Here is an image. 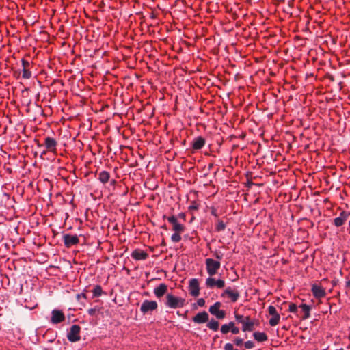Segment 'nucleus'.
<instances>
[{
  "label": "nucleus",
  "mask_w": 350,
  "mask_h": 350,
  "mask_svg": "<svg viewBox=\"0 0 350 350\" xmlns=\"http://www.w3.org/2000/svg\"><path fill=\"white\" fill-rule=\"evenodd\" d=\"M98 42L100 44V47L97 51L98 53H100L102 55V57H106L105 62H108L109 60L107 59V57L109 55V51L107 50L109 40L106 34H103V36L99 37L98 39Z\"/></svg>",
  "instance_id": "obj_10"
},
{
  "label": "nucleus",
  "mask_w": 350,
  "mask_h": 350,
  "mask_svg": "<svg viewBox=\"0 0 350 350\" xmlns=\"http://www.w3.org/2000/svg\"><path fill=\"white\" fill-rule=\"evenodd\" d=\"M253 184H254V183H252V180H248V182H247V185H248V187H251V185H253Z\"/></svg>",
  "instance_id": "obj_58"
},
{
  "label": "nucleus",
  "mask_w": 350,
  "mask_h": 350,
  "mask_svg": "<svg viewBox=\"0 0 350 350\" xmlns=\"http://www.w3.org/2000/svg\"><path fill=\"white\" fill-rule=\"evenodd\" d=\"M113 3H114L115 5H113L111 4V10L113 11V12L111 13V15L113 17V18L115 19V21H113V20L111 18V31L113 29V26H114L113 24H115L116 29L114 31L113 42V45H115V44H116L118 46L119 43L121 44V42L124 38V34H125L124 31H122L121 32H119V31H118V27L120 25V19L122 16V10H121L122 3L120 1H118L117 0H115L114 2H113Z\"/></svg>",
  "instance_id": "obj_2"
},
{
  "label": "nucleus",
  "mask_w": 350,
  "mask_h": 350,
  "mask_svg": "<svg viewBox=\"0 0 350 350\" xmlns=\"http://www.w3.org/2000/svg\"><path fill=\"white\" fill-rule=\"evenodd\" d=\"M161 245H165V242L164 240H163L162 243H161Z\"/></svg>",
  "instance_id": "obj_62"
},
{
  "label": "nucleus",
  "mask_w": 350,
  "mask_h": 350,
  "mask_svg": "<svg viewBox=\"0 0 350 350\" xmlns=\"http://www.w3.org/2000/svg\"><path fill=\"white\" fill-rule=\"evenodd\" d=\"M157 308L158 304L156 301L146 299L142 302L140 306V311L145 314L148 312L156 310Z\"/></svg>",
  "instance_id": "obj_13"
},
{
  "label": "nucleus",
  "mask_w": 350,
  "mask_h": 350,
  "mask_svg": "<svg viewBox=\"0 0 350 350\" xmlns=\"http://www.w3.org/2000/svg\"><path fill=\"white\" fill-rule=\"evenodd\" d=\"M187 304L186 299L181 297H177L172 293H167L165 295V305L166 307L176 309L184 307Z\"/></svg>",
  "instance_id": "obj_7"
},
{
  "label": "nucleus",
  "mask_w": 350,
  "mask_h": 350,
  "mask_svg": "<svg viewBox=\"0 0 350 350\" xmlns=\"http://www.w3.org/2000/svg\"><path fill=\"white\" fill-rule=\"evenodd\" d=\"M253 337L258 342H263L268 340V336L265 332H255L253 333Z\"/></svg>",
  "instance_id": "obj_32"
},
{
  "label": "nucleus",
  "mask_w": 350,
  "mask_h": 350,
  "mask_svg": "<svg viewBox=\"0 0 350 350\" xmlns=\"http://www.w3.org/2000/svg\"><path fill=\"white\" fill-rule=\"evenodd\" d=\"M217 223L215 226V231L216 232L224 231L226 227V224L220 219H217Z\"/></svg>",
  "instance_id": "obj_39"
},
{
  "label": "nucleus",
  "mask_w": 350,
  "mask_h": 350,
  "mask_svg": "<svg viewBox=\"0 0 350 350\" xmlns=\"http://www.w3.org/2000/svg\"><path fill=\"white\" fill-rule=\"evenodd\" d=\"M128 50V48L120 43H119L118 46L116 44L111 46V57L113 58L114 64H117V66H114L111 68L113 72H111V81H112V77L123 78L122 72L120 70V68H124V66L121 65L122 61L125 59L126 57V52H127Z\"/></svg>",
  "instance_id": "obj_1"
},
{
  "label": "nucleus",
  "mask_w": 350,
  "mask_h": 350,
  "mask_svg": "<svg viewBox=\"0 0 350 350\" xmlns=\"http://www.w3.org/2000/svg\"><path fill=\"white\" fill-rule=\"evenodd\" d=\"M163 219H167L168 221V222L172 225V228L179 223L177 217L174 215L168 217L166 215H163Z\"/></svg>",
  "instance_id": "obj_38"
},
{
  "label": "nucleus",
  "mask_w": 350,
  "mask_h": 350,
  "mask_svg": "<svg viewBox=\"0 0 350 350\" xmlns=\"http://www.w3.org/2000/svg\"><path fill=\"white\" fill-rule=\"evenodd\" d=\"M221 297H227L232 302H236L239 299L240 294L237 289H232L231 287H228L222 292Z\"/></svg>",
  "instance_id": "obj_19"
},
{
  "label": "nucleus",
  "mask_w": 350,
  "mask_h": 350,
  "mask_svg": "<svg viewBox=\"0 0 350 350\" xmlns=\"http://www.w3.org/2000/svg\"><path fill=\"white\" fill-rule=\"evenodd\" d=\"M174 232L171 236V240L174 243H178L181 241V234L185 231V226L180 222L172 228Z\"/></svg>",
  "instance_id": "obj_12"
},
{
  "label": "nucleus",
  "mask_w": 350,
  "mask_h": 350,
  "mask_svg": "<svg viewBox=\"0 0 350 350\" xmlns=\"http://www.w3.org/2000/svg\"><path fill=\"white\" fill-rule=\"evenodd\" d=\"M120 102L116 106V101L115 100V103L113 105V110L112 120L113 121V124L111 122V128L113 127L116 130L117 133L122 134L124 131H121L122 128L123 127L124 122L122 120V116L125 113V107L126 105L124 104V101L121 100L120 98H119Z\"/></svg>",
  "instance_id": "obj_3"
},
{
  "label": "nucleus",
  "mask_w": 350,
  "mask_h": 350,
  "mask_svg": "<svg viewBox=\"0 0 350 350\" xmlns=\"http://www.w3.org/2000/svg\"><path fill=\"white\" fill-rule=\"evenodd\" d=\"M125 149H129V147L122 145L118 146L117 144H113L115 159H118L119 158L121 160L126 161L127 159V154L124 152Z\"/></svg>",
  "instance_id": "obj_18"
},
{
  "label": "nucleus",
  "mask_w": 350,
  "mask_h": 350,
  "mask_svg": "<svg viewBox=\"0 0 350 350\" xmlns=\"http://www.w3.org/2000/svg\"><path fill=\"white\" fill-rule=\"evenodd\" d=\"M109 107L108 98H100L95 104V109L98 111H103L105 108Z\"/></svg>",
  "instance_id": "obj_29"
},
{
  "label": "nucleus",
  "mask_w": 350,
  "mask_h": 350,
  "mask_svg": "<svg viewBox=\"0 0 350 350\" xmlns=\"http://www.w3.org/2000/svg\"><path fill=\"white\" fill-rule=\"evenodd\" d=\"M6 171H7L8 172H9L10 174H11V173H12V169H10V168H8V169L6 170Z\"/></svg>",
  "instance_id": "obj_59"
},
{
  "label": "nucleus",
  "mask_w": 350,
  "mask_h": 350,
  "mask_svg": "<svg viewBox=\"0 0 350 350\" xmlns=\"http://www.w3.org/2000/svg\"><path fill=\"white\" fill-rule=\"evenodd\" d=\"M92 293H93V297H98L100 296H101L102 295H107V293L104 292L103 291V288L101 287L100 285H96L94 288L92 289Z\"/></svg>",
  "instance_id": "obj_34"
},
{
  "label": "nucleus",
  "mask_w": 350,
  "mask_h": 350,
  "mask_svg": "<svg viewBox=\"0 0 350 350\" xmlns=\"http://www.w3.org/2000/svg\"><path fill=\"white\" fill-rule=\"evenodd\" d=\"M187 313H188V310H186L183 314L180 313V311H177L176 312V314L178 316L182 317L184 319H187Z\"/></svg>",
  "instance_id": "obj_52"
},
{
  "label": "nucleus",
  "mask_w": 350,
  "mask_h": 350,
  "mask_svg": "<svg viewBox=\"0 0 350 350\" xmlns=\"http://www.w3.org/2000/svg\"><path fill=\"white\" fill-rule=\"evenodd\" d=\"M324 78L325 79H328L330 82H334L335 81L334 75L329 73L325 74Z\"/></svg>",
  "instance_id": "obj_49"
},
{
  "label": "nucleus",
  "mask_w": 350,
  "mask_h": 350,
  "mask_svg": "<svg viewBox=\"0 0 350 350\" xmlns=\"http://www.w3.org/2000/svg\"><path fill=\"white\" fill-rule=\"evenodd\" d=\"M113 79V77H112V79ZM114 85H111V94H112V92L114 91V94H113V96L115 97L114 100H113V104L115 103V100L116 101V106H118V103L120 102V100H119V98H120L121 100L123 101V100L122 99V90L123 89L122 87H121L120 90L119 89V87H118V83H117V79L118 78H114Z\"/></svg>",
  "instance_id": "obj_24"
},
{
  "label": "nucleus",
  "mask_w": 350,
  "mask_h": 350,
  "mask_svg": "<svg viewBox=\"0 0 350 350\" xmlns=\"http://www.w3.org/2000/svg\"><path fill=\"white\" fill-rule=\"evenodd\" d=\"M22 70L14 71V76L17 79L21 77L24 79H29L32 77L31 70L33 67V62L31 60V55L27 53L21 59Z\"/></svg>",
  "instance_id": "obj_4"
},
{
  "label": "nucleus",
  "mask_w": 350,
  "mask_h": 350,
  "mask_svg": "<svg viewBox=\"0 0 350 350\" xmlns=\"http://www.w3.org/2000/svg\"><path fill=\"white\" fill-rule=\"evenodd\" d=\"M345 288L347 290H349L350 289V280H347L345 283Z\"/></svg>",
  "instance_id": "obj_55"
},
{
  "label": "nucleus",
  "mask_w": 350,
  "mask_h": 350,
  "mask_svg": "<svg viewBox=\"0 0 350 350\" xmlns=\"http://www.w3.org/2000/svg\"><path fill=\"white\" fill-rule=\"evenodd\" d=\"M348 339L350 341V334L348 336ZM348 349H350V344L347 346Z\"/></svg>",
  "instance_id": "obj_60"
},
{
  "label": "nucleus",
  "mask_w": 350,
  "mask_h": 350,
  "mask_svg": "<svg viewBox=\"0 0 350 350\" xmlns=\"http://www.w3.org/2000/svg\"><path fill=\"white\" fill-rule=\"evenodd\" d=\"M154 294L157 298L162 297L167 292V285L165 283H161L158 286L154 288Z\"/></svg>",
  "instance_id": "obj_28"
},
{
  "label": "nucleus",
  "mask_w": 350,
  "mask_h": 350,
  "mask_svg": "<svg viewBox=\"0 0 350 350\" xmlns=\"http://www.w3.org/2000/svg\"><path fill=\"white\" fill-rule=\"evenodd\" d=\"M35 142L38 147L44 146L45 148L44 153L48 152L57 154L58 143L54 137L44 136L42 144H40L38 139H35Z\"/></svg>",
  "instance_id": "obj_6"
},
{
  "label": "nucleus",
  "mask_w": 350,
  "mask_h": 350,
  "mask_svg": "<svg viewBox=\"0 0 350 350\" xmlns=\"http://www.w3.org/2000/svg\"><path fill=\"white\" fill-rule=\"evenodd\" d=\"M79 237H81V234L77 236L76 234L72 235L70 234H65L63 236V241L64 246L66 248H70L72 246L77 245L79 243Z\"/></svg>",
  "instance_id": "obj_16"
},
{
  "label": "nucleus",
  "mask_w": 350,
  "mask_h": 350,
  "mask_svg": "<svg viewBox=\"0 0 350 350\" xmlns=\"http://www.w3.org/2000/svg\"><path fill=\"white\" fill-rule=\"evenodd\" d=\"M224 349V350H234V346L232 343H226Z\"/></svg>",
  "instance_id": "obj_51"
},
{
  "label": "nucleus",
  "mask_w": 350,
  "mask_h": 350,
  "mask_svg": "<svg viewBox=\"0 0 350 350\" xmlns=\"http://www.w3.org/2000/svg\"><path fill=\"white\" fill-rule=\"evenodd\" d=\"M177 218H180L181 219H183V221H185L186 220V214L185 213H180L178 216H176Z\"/></svg>",
  "instance_id": "obj_54"
},
{
  "label": "nucleus",
  "mask_w": 350,
  "mask_h": 350,
  "mask_svg": "<svg viewBox=\"0 0 350 350\" xmlns=\"http://www.w3.org/2000/svg\"><path fill=\"white\" fill-rule=\"evenodd\" d=\"M206 144V139L202 136L195 137L191 143V147L193 150L197 151L202 149Z\"/></svg>",
  "instance_id": "obj_25"
},
{
  "label": "nucleus",
  "mask_w": 350,
  "mask_h": 350,
  "mask_svg": "<svg viewBox=\"0 0 350 350\" xmlns=\"http://www.w3.org/2000/svg\"><path fill=\"white\" fill-rule=\"evenodd\" d=\"M200 206V203L197 200H193L191 202L190 205L188 207V211L193 213L194 211H198Z\"/></svg>",
  "instance_id": "obj_40"
},
{
  "label": "nucleus",
  "mask_w": 350,
  "mask_h": 350,
  "mask_svg": "<svg viewBox=\"0 0 350 350\" xmlns=\"http://www.w3.org/2000/svg\"><path fill=\"white\" fill-rule=\"evenodd\" d=\"M53 85H57L58 86L59 89V91H61V89L63 88L64 86V83L62 80L60 79H55L54 80L52 83L51 84V86L53 87Z\"/></svg>",
  "instance_id": "obj_43"
},
{
  "label": "nucleus",
  "mask_w": 350,
  "mask_h": 350,
  "mask_svg": "<svg viewBox=\"0 0 350 350\" xmlns=\"http://www.w3.org/2000/svg\"><path fill=\"white\" fill-rule=\"evenodd\" d=\"M221 306V303L217 301L209 308V312L215 316L218 319H223L226 317L225 310H220Z\"/></svg>",
  "instance_id": "obj_17"
},
{
  "label": "nucleus",
  "mask_w": 350,
  "mask_h": 350,
  "mask_svg": "<svg viewBox=\"0 0 350 350\" xmlns=\"http://www.w3.org/2000/svg\"><path fill=\"white\" fill-rule=\"evenodd\" d=\"M148 256L146 251L140 249L134 250L131 254V258L135 260H146L148 258Z\"/></svg>",
  "instance_id": "obj_27"
},
{
  "label": "nucleus",
  "mask_w": 350,
  "mask_h": 350,
  "mask_svg": "<svg viewBox=\"0 0 350 350\" xmlns=\"http://www.w3.org/2000/svg\"><path fill=\"white\" fill-rule=\"evenodd\" d=\"M85 292H87V290H84L83 293H79V294H77V297H76L78 301H80V299H81V298H83V299H87V295H86Z\"/></svg>",
  "instance_id": "obj_47"
},
{
  "label": "nucleus",
  "mask_w": 350,
  "mask_h": 350,
  "mask_svg": "<svg viewBox=\"0 0 350 350\" xmlns=\"http://www.w3.org/2000/svg\"><path fill=\"white\" fill-rule=\"evenodd\" d=\"M311 292L312 295L318 299H321L326 296L325 288L323 287L320 282L312 284Z\"/></svg>",
  "instance_id": "obj_14"
},
{
  "label": "nucleus",
  "mask_w": 350,
  "mask_h": 350,
  "mask_svg": "<svg viewBox=\"0 0 350 350\" xmlns=\"http://www.w3.org/2000/svg\"><path fill=\"white\" fill-rule=\"evenodd\" d=\"M80 332L81 327L77 324L72 325L67 334L68 340L71 342H75L80 340Z\"/></svg>",
  "instance_id": "obj_11"
},
{
  "label": "nucleus",
  "mask_w": 350,
  "mask_h": 350,
  "mask_svg": "<svg viewBox=\"0 0 350 350\" xmlns=\"http://www.w3.org/2000/svg\"><path fill=\"white\" fill-rule=\"evenodd\" d=\"M243 345L245 349H250L254 347V343L251 340H248V341L245 342L243 343Z\"/></svg>",
  "instance_id": "obj_46"
},
{
  "label": "nucleus",
  "mask_w": 350,
  "mask_h": 350,
  "mask_svg": "<svg viewBox=\"0 0 350 350\" xmlns=\"http://www.w3.org/2000/svg\"><path fill=\"white\" fill-rule=\"evenodd\" d=\"M119 168L117 165L113 167V172L118 180L111 179V186H113V193H111V196H124L127 193V187L125 184L122 182V179L120 178L118 174Z\"/></svg>",
  "instance_id": "obj_5"
},
{
  "label": "nucleus",
  "mask_w": 350,
  "mask_h": 350,
  "mask_svg": "<svg viewBox=\"0 0 350 350\" xmlns=\"http://www.w3.org/2000/svg\"><path fill=\"white\" fill-rule=\"evenodd\" d=\"M328 203H329V204H331L330 200H329V199L328 198H325V199H324V200H323V204H324L325 205H326V204H328Z\"/></svg>",
  "instance_id": "obj_56"
},
{
  "label": "nucleus",
  "mask_w": 350,
  "mask_h": 350,
  "mask_svg": "<svg viewBox=\"0 0 350 350\" xmlns=\"http://www.w3.org/2000/svg\"><path fill=\"white\" fill-rule=\"evenodd\" d=\"M205 303L206 301L204 298H200L197 301L198 305L200 307H204L205 306Z\"/></svg>",
  "instance_id": "obj_50"
},
{
  "label": "nucleus",
  "mask_w": 350,
  "mask_h": 350,
  "mask_svg": "<svg viewBox=\"0 0 350 350\" xmlns=\"http://www.w3.org/2000/svg\"><path fill=\"white\" fill-rule=\"evenodd\" d=\"M209 320V315L206 311L198 312L192 318V321L198 324L207 323Z\"/></svg>",
  "instance_id": "obj_26"
},
{
  "label": "nucleus",
  "mask_w": 350,
  "mask_h": 350,
  "mask_svg": "<svg viewBox=\"0 0 350 350\" xmlns=\"http://www.w3.org/2000/svg\"><path fill=\"white\" fill-rule=\"evenodd\" d=\"M286 304H288L287 301H283L282 305H286ZM288 311L290 312L296 314L298 312L297 306L295 303H293V302L288 303Z\"/></svg>",
  "instance_id": "obj_41"
},
{
  "label": "nucleus",
  "mask_w": 350,
  "mask_h": 350,
  "mask_svg": "<svg viewBox=\"0 0 350 350\" xmlns=\"http://www.w3.org/2000/svg\"><path fill=\"white\" fill-rule=\"evenodd\" d=\"M104 312H107V310H104L103 307H98L97 305L88 310V314L92 316H98L100 314L103 315Z\"/></svg>",
  "instance_id": "obj_31"
},
{
  "label": "nucleus",
  "mask_w": 350,
  "mask_h": 350,
  "mask_svg": "<svg viewBox=\"0 0 350 350\" xmlns=\"http://www.w3.org/2000/svg\"><path fill=\"white\" fill-rule=\"evenodd\" d=\"M107 152H109V144L107 145Z\"/></svg>",
  "instance_id": "obj_64"
},
{
  "label": "nucleus",
  "mask_w": 350,
  "mask_h": 350,
  "mask_svg": "<svg viewBox=\"0 0 350 350\" xmlns=\"http://www.w3.org/2000/svg\"><path fill=\"white\" fill-rule=\"evenodd\" d=\"M144 295H145L146 296H148L149 295V293L148 292H144Z\"/></svg>",
  "instance_id": "obj_61"
},
{
  "label": "nucleus",
  "mask_w": 350,
  "mask_h": 350,
  "mask_svg": "<svg viewBox=\"0 0 350 350\" xmlns=\"http://www.w3.org/2000/svg\"><path fill=\"white\" fill-rule=\"evenodd\" d=\"M235 320L242 324L243 332H252L254 329L255 322L250 316H244L238 313H234Z\"/></svg>",
  "instance_id": "obj_8"
},
{
  "label": "nucleus",
  "mask_w": 350,
  "mask_h": 350,
  "mask_svg": "<svg viewBox=\"0 0 350 350\" xmlns=\"http://www.w3.org/2000/svg\"><path fill=\"white\" fill-rule=\"evenodd\" d=\"M161 228H163V229L167 230V227H166V225H165H165H163Z\"/></svg>",
  "instance_id": "obj_63"
},
{
  "label": "nucleus",
  "mask_w": 350,
  "mask_h": 350,
  "mask_svg": "<svg viewBox=\"0 0 350 350\" xmlns=\"http://www.w3.org/2000/svg\"><path fill=\"white\" fill-rule=\"evenodd\" d=\"M207 327L213 331H217L219 329V323L214 319H211L206 325Z\"/></svg>",
  "instance_id": "obj_35"
},
{
  "label": "nucleus",
  "mask_w": 350,
  "mask_h": 350,
  "mask_svg": "<svg viewBox=\"0 0 350 350\" xmlns=\"http://www.w3.org/2000/svg\"><path fill=\"white\" fill-rule=\"evenodd\" d=\"M303 315L301 316L302 320H306L310 317L311 307L306 304H301L299 306Z\"/></svg>",
  "instance_id": "obj_30"
},
{
  "label": "nucleus",
  "mask_w": 350,
  "mask_h": 350,
  "mask_svg": "<svg viewBox=\"0 0 350 350\" xmlns=\"http://www.w3.org/2000/svg\"><path fill=\"white\" fill-rule=\"evenodd\" d=\"M232 341L236 346H241L244 343L243 340L240 337H235Z\"/></svg>",
  "instance_id": "obj_45"
},
{
  "label": "nucleus",
  "mask_w": 350,
  "mask_h": 350,
  "mask_svg": "<svg viewBox=\"0 0 350 350\" xmlns=\"http://www.w3.org/2000/svg\"><path fill=\"white\" fill-rule=\"evenodd\" d=\"M189 292L193 297H198L200 295L199 281L196 278H192L189 282Z\"/></svg>",
  "instance_id": "obj_23"
},
{
  "label": "nucleus",
  "mask_w": 350,
  "mask_h": 350,
  "mask_svg": "<svg viewBox=\"0 0 350 350\" xmlns=\"http://www.w3.org/2000/svg\"><path fill=\"white\" fill-rule=\"evenodd\" d=\"M213 255L217 259L216 260H219V262L223 258V254H221L220 252L216 251L213 253Z\"/></svg>",
  "instance_id": "obj_48"
},
{
  "label": "nucleus",
  "mask_w": 350,
  "mask_h": 350,
  "mask_svg": "<svg viewBox=\"0 0 350 350\" xmlns=\"http://www.w3.org/2000/svg\"><path fill=\"white\" fill-rule=\"evenodd\" d=\"M98 179L103 183H106L109 180V173L107 171H102L98 174Z\"/></svg>",
  "instance_id": "obj_36"
},
{
  "label": "nucleus",
  "mask_w": 350,
  "mask_h": 350,
  "mask_svg": "<svg viewBox=\"0 0 350 350\" xmlns=\"http://www.w3.org/2000/svg\"><path fill=\"white\" fill-rule=\"evenodd\" d=\"M191 218L190 222H192L196 219V217L193 215V213H191Z\"/></svg>",
  "instance_id": "obj_57"
},
{
  "label": "nucleus",
  "mask_w": 350,
  "mask_h": 350,
  "mask_svg": "<svg viewBox=\"0 0 350 350\" xmlns=\"http://www.w3.org/2000/svg\"><path fill=\"white\" fill-rule=\"evenodd\" d=\"M236 326L235 325V323L233 321H230L228 323H226V324H224L221 325V332L223 334H228V332H230V330L234 327Z\"/></svg>",
  "instance_id": "obj_33"
},
{
  "label": "nucleus",
  "mask_w": 350,
  "mask_h": 350,
  "mask_svg": "<svg viewBox=\"0 0 350 350\" xmlns=\"http://www.w3.org/2000/svg\"><path fill=\"white\" fill-rule=\"evenodd\" d=\"M206 272L209 276H213L218 273L221 267V262L213 258H208L205 260Z\"/></svg>",
  "instance_id": "obj_9"
},
{
  "label": "nucleus",
  "mask_w": 350,
  "mask_h": 350,
  "mask_svg": "<svg viewBox=\"0 0 350 350\" xmlns=\"http://www.w3.org/2000/svg\"><path fill=\"white\" fill-rule=\"evenodd\" d=\"M209 210L211 211V214L215 217V219H219V214H218V212H217V209L216 207L212 206L211 207H209Z\"/></svg>",
  "instance_id": "obj_44"
},
{
  "label": "nucleus",
  "mask_w": 350,
  "mask_h": 350,
  "mask_svg": "<svg viewBox=\"0 0 350 350\" xmlns=\"http://www.w3.org/2000/svg\"><path fill=\"white\" fill-rule=\"evenodd\" d=\"M205 284L209 288L217 287V288L221 289L225 286V281L223 279H216L213 276H209L206 278Z\"/></svg>",
  "instance_id": "obj_15"
},
{
  "label": "nucleus",
  "mask_w": 350,
  "mask_h": 350,
  "mask_svg": "<svg viewBox=\"0 0 350 350\" xmlns=\"http://www.w3.org/2000/svg\"><path fill=\"white\" fill-rule=\"evenodd\" d=\"M349 216L350 212L347 211H342L340 213L339 216L334 219L332 224L336 227H340L346 223Z\"/></svg>",
  "instance_id": "obj_21"
},
{
  "label": "nucleus",
  "mask_w": 350,
  "mask_h": 350,
  "mask_svg": "<svg viewBox=\"0 0 350 350\" xmlns=\"http://www.w3.org/2000/svg\"><path fill=\"white\" fill-rule=\"evenodd\" d=\"M190 234V236L186 235L185 237L188 238L193 243H197L200 240V237L198 235V232L196 230H193Z\"/></svg>",
  "instance_id": "obj_37"
},
{
  "label": "nucleus",
  "mask_w": 350,
  "mask_h": 350,
  "mask_svg": "<svg viewBox=\"0 0 350 350\" xmlns=\"http://www.w3.org/2000/svg\"><path fill=\"white\" fill-rule=\"evenodd\" d=\"M65 314L62 310L55 309L51 312V322L58 324L65 321Z\"/></svg>",
  "instance_id": "obj_22"
},
{
  "label": "nucleus",
  "mask_w": 350,
  "mask_h": 350,
  "mask_svg": "<svg viewBox=\"0 0 350 350\" xmlns=\"http://www.w3.org/2000/svg\"><path fill=\"white\" fill-rule=\"evenodd\" d=\"M268 312L272 316L269 321V325L272 327L277 325L280 322V316L276 308L273 306H269L268 307Z\"/></svg>",
  "instance_id": "obj_20"
},
{
  "label": "nucleus",
  "mask_w": 350,
  "mask_h": 350,
  "mask_svg": "<svg viewBox=\"0 0 350 350\" xmlns=\"http://www.w3.org/2000/svg\"><path fill=\"white\" fill-rule=\"evenodd\" d=\"M240 330L239 328L237 326H234L231 330L230 332L233 334H238Z\"/></svg>",
  "instance_id": "obj_53"
},
{
  "label": "nucleus",
  "mask_w": 350,
  "mask_h": 350,
  "mask_svg": "<svg viewBox=\"0 0 350 350\" xmlns=\"http://www.w3.org/2000/svg\"><path fill=\"white\" fill-rule=\"evenodd\" d=\"M301 221L307 228H312L314 227V222L308 218H302Z\"/></svg>",
  "instance_id": "obj_42"
}]
</instances>
